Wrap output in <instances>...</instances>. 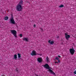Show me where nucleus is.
I'll list each match as a JSON object with an SVG mask.
<instances>
[{
	"instance_id": "1",
	"label": "nucleus",
	"mask_w": 76,
	"mask_h": 76,
	"mask_svg": "<svg viewBox=\"0 0 76 76\" xmlns=\"http://www.w3.org/2000/svg\"><path fill=\"white\" fill-rule=\"evenodd\" d=\"M23 1L21 0L19 3L16 6V8L17 10L19 12H20L22 10L23 8L22 6V5L23 4Z\"/></svg>"
},
{
	"instance_id": "2",
	"label": "nucleus",
	"mask_w": 76,
	"mask_h": 76,
	"mask_svg": "<svg viewBox=\"0 0 76 76\" xmlns=\"http://www.w3.org/2000/svg\"><path fill=\"white\" fill-rule=\"evenodd\" d=\"M43 67H45L46 69H48L49 70V71L51 73L53 74V75H55V73L54 72H53V70L51 69V68H50L48 64H46L44 65Z\"/></svg>"
},
{
	"instance_id": "3",
	"label": "nucleus",
	"mask_w": 76,
	"mask_h": 76,
	"mask_svg": "<svg viewBox=\"0 0 76 76\" xmlns=\"http://www.w3.org/2000/svg\"><path fill=\"white\" fill-rule=\"evenodd\" d=\"M11 33L13 34V36L15 37H17V32L15 30H10Z\"/></svg>"
},
{
	"instance_id": "4",
	"label": "nucleus",
	"mask_w": 76,
	"mask_h": 76,
	"mask_svg": "<svg viewBox=\"0 0 76 76\" xmlns=\"http://www.w3.org/2000/svg\"><path fill=\"white\" fill-rule=\"evenodd\" d=\"M69 52L70 53V54L73 55L75 53V50H74L73 48H70L69 49Z\"/></svg>"
},
{
	"instance_id": "5",
	"label": "nucleus",
	"mask_w": 76,
	"mask_h": 76,
	"mask_svg": "<svg viewBox=\"0 0 76 76\" xmlns=\"http://www.w3.org/2000/svg\"><path fill=\"white\" fill-rule=\"evenodd\" d=\"M15 21L13 19V17H11V19H10V23H11V24H13V25H15Z\"/></svg>"
},
{
	"instance_id": "6",
	"label": "nucleus",
	"mask_w": 76,
	"mask_h": 76,
	"mask_svg": "<svg viewBox=\"0 0 76 76\" xmlns=\"http://www.w3.org/2000/svg\"><path fill=\"white\" fill-rule=\"evenodd\" d=\"M37 61L39 63H41L42 62V59L41 57H39L37 59Z\"/></svg>"
},
{
	"instance_id": "7",
	"label": "nucleus",
	"mask_w": 76,
	"mask_h": 76,
	"mask_svg": "<svg viewBox=\"0 0 76 76\" xmlns=\"http://www.w3.org/2000/svg\"><path fill=\"white\" fill-rule=\"evenodd\" d=\"M65 36L66 39L69 40V38L70 37L69 35L67 34V33H65Z\"/></svg>"
},
{
	"instance_id": "8",
	"label": "nucleus",
	"mask_w": 76,
	"mask_h": 76,
	"mask_svg": "<svg viewBox=\"0 0 76 76\" xmlns=\"http://www.w3.org/2000/svg\"><path fill=\"white\" fill-rule=\"evenodd\" d=\"M31 55L34 56L37 55V54H36V51L35 50H34L32 51V53H31Z\"/></svg>"
},
{
	"instance_id": "9",
	"label": "nucleus",
	"mask_w": 76,
	"mask_h": 76,
	"mask_svg": "<svg viewBox=\"0 0 76 76\" xmlns=\"http://www.w3.org/2000/svg\"><path fill=\"white\" fill-rule=\"evenodd\" d=\"M49 43H50V44L53 45L54 43V41H52L51 42V40H49L48 41Z\"/></svg>"
},
{
	"instance_id": "10",
	"label": "nucleus",
	"mask_w": 76,
	"mask_h": 76,
	"mask_svg": "<svg viewBox=\"0 0 76 76\" xmlns=\"http://www.w3.org/2000/svg\"><path fill=\"white\" fill-rule=\"evenodd\" d=\"M23 41H26L27 42H28V38H23Z\"/></svg>"
},
{
	"instance_id": "11",
	"label": "nucleus",
	"mask_w": 76,
	"mask_h": 76,
	"mask_svg": "<svg viewBox=\"0 0 76 76\" xmlns=\"http://www.w3.org/2000/svg\"><path fill=\"white\" fill-rule=\"evenodd\" d=\"M13 59H15V60H17V55L15 54L14 55Z\"/></svg>"
},
{
	"instance_id": "12",
	"label": "nucleus",
	"mask_w": 76,
	"mask_h": 76,
	"mask_svg": "<svg viewBox=\"0 0 76 76\" xmlns=\"http://www.w3.org/2000/svg\"><path fill=\"white\" fill-rule=\"evenodd\" d=\"M8 19H9V17L7 16H6L4 18V19L5 20H8Z\"/></svg>"
},
{
	"instance_id": "13",
	"label": "nucleus",
	"mask_w": 76,
	"mask_h": 76,
	"mask_svg": "<svg viewBox=\"0 0 76 76\" xmlns=\"http://www.w3.org/2000/svg\"><path fill=\"white\" fill-rule=\"evenodd\" d=\"M18 58H20L21 57V55L20 54L18 53Z\"/></svg>"
},
{
	"instance_id": "14",
	"label": "nucleus",
	"mask_w": 76,
	"mask_h": 76,
	"mask_svg": "<svg viewBox=\"0 0 76 76\" xmlns=\"http://www.w3.org/2000/svg\"><path fill=\"white\" fill-rule=\"evenodd\" d=\"M59 7H64V5L63 4H61L59 6Z\"/></svg>"
},
{
	"instance_id": "15",
	"label": "nucleus",
	"mask_w": 76,
	"mask_h": 76,
	"mask_svg": "<svg viewBox=\"0 0 76 76\" xmlns=\"http://www.w3.org/2000/svg\"><path fill=\"white\" fill-rule=\"evenodd\" d=\"M49 59V58H48V57H47V58H46V60H47V61H48Z\"/></svg>"
},
{
	"instance_id": "16",
	"label": "nucleus",
	"mask_w": 76,
	"mask_h": 76,
	"mask_svg": "<svg viewBox=\"0 0 76 76\" xmlns=\"http://www.w3.org/2000/svg\"><path fill=\"white\" fill-rule=\"evenodd\" d=\"M40 30L42 31V32H43V29H42V28H40Z\"/></svg>"
},
{
	"instance_id": "17",
	"label": "nucleus",
	"mask_w": 76,
	"mask_h": 76,
	"mask_svg": "<svg viewBox=\"0 0 76 76\" xmlns=\"http://www.w3.org/2000/svg\"><path fill=\"white\" fill-rule=\"evenodd\" d=\"M20 37H22V34H20Z\"/></svg>"
},
{
	"instance_id": "18",
	"label": "nucleus",
	"mask_w": 76,
	"mask_h": 76,
	"mask_svg": "<svg viewBox=\"0 0 76 76\" xmlns=\"http://www.w3.org/2000/svg\"><path fill=\"white\" fill-rule=\"evenodd\" d=\"M56 60H59L58 58L57 57H56Z\"/></svg>"
},
{
	"instance_id": "19",
	"label": "nucleus",
	"mask_w": 76,
	"mask_h": 76,
	"mask_svg": "<svg viewBox=\"0 0 76 76\" xmlns=\"http://www.w3.org/2000/svg\"><path fill=\"white\" fill-rule=\"evenodd\" d=\"M15 70H16V72H18V68H16Z\"/></svg>"
},
{
	"instance_id": "20",
	"label": "nucleus",
	"mask_w": 76,
	"mask_h": 76,
	"mask_svg": "<svg viewBox=\"0 0 76 76\" xmlns=\"http://www.w3.org/2000/svg\"><path fill=\"white\" fill-rule=\"evenodd\" d=\"M36 55H41V54H40V53H37L36 54Z\"/></svg>"
},
{
	"instance_id": "21",
	"label": "nucleus",
	"mask_w": 76,
	"mask_h": 76,
	"mask_svg": "<svg viewBox=\"0 0 76 76\" xmlns=\"http://www.w3.org/2000/svg\"><path fill=\"white\" fill-rule=\"evenodd\" d=\"M74 74H76V70L74 72Z\"/></svg>"
},
{
	"instance_id": "22",
	"label": "nucleus",
	"mask_w": 76,
	"mask_h": 76,
	"mask_svg": "<svg viewBox=\"0 0 76 76\" xmlns=\"http://www.w3.org/2000/svg\"><path fill=\"white\" fill-rule=\"evenodd\" d=\"M58 60V63H60V61L59 59Z\"/></svg>"
},
{
	"instance_id": "23",
	"label": "nucleus",
	"mask_w": 76,
	"mask_h": 76,
	"mask_svg": "<svg viewBox=\"0 0 76 76\" xmlns=\"http://www.w3.org/2000/svg\"><path fill=\"white\" fill-rule=\"evenodd\" d=\"M34 28H35V26H36V25L35 24H34Z\"/></svg>"
},
{
	"instance_id": "24",
	"label": "nucleus",
	"mask_w": 76,
	"mask_h": 76,
	"mask_svg": "<svg viewBox=\"0 0 76 76\" xmlns=\"http://www.w3.org/2000/svg\"><path fill=\"white\" fill-rule=\"evenodd\" d=\"M58 57L59 58H61V56H58Z\"/></svg>"
},
{
	"instance_id": "25",
	"label": "nucleus",
	"mask_w": 76,
	"mask_h": 76,
	"mask_svg": "<svg viewBox=\"0 0 76 76\" xmlns=\"http://www.w3.org/2000/svg\"><path fill=\"white\" fill-rule=\"evenodd\" d=\"M55 63H58V62H57V61L55 62Z\"/></svg>"
},
{
	"instance_id": "26",
	"label": "nucleus",
	"mask_w": 76,
	"mask_h": 76,
	"mask_svg": "<svg viewBox=\"0 0 76 76\" xmlns=\"http://www.w3.org/2000/svg\"><path fill=\"white\" fill-rule=\"evenodd\" d=\"M1 76H3V75H1Z\"/></svg>"
}]
</instances>
